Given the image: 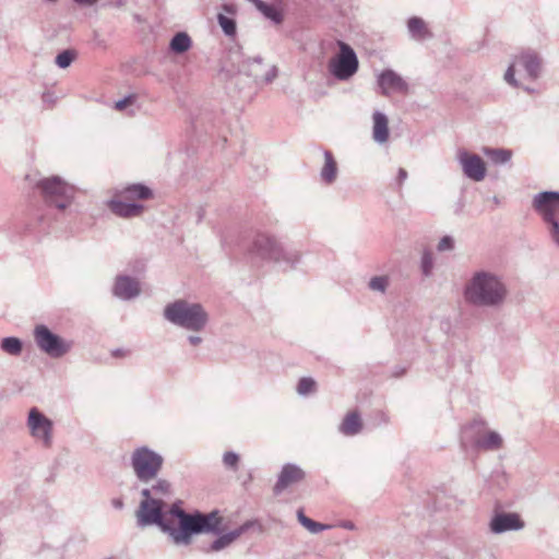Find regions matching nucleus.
I'll return each mask as SVG.
<instances>
[{"label":"nucleus","mask_w":559,"mask_h":559,"mask_svg":"<svg viewBox=\"0 0 559 559\" xmlns=\"http://www.w3.org/2000/svg\"><path fill=\"white\" fill-rule=\"evenodd\" d=\"M181 503L180 500H177L168 510L160 508L159 520L150 522V526L156 525L176 546H189L192 543V537L198 534H221L222 518L217 510L210 513L199 510L187 512L182 509Z\"/></svg>","instance_id":"nucleus-1"},{"label":"nucleus","mask_w":559,"mask_h":559,"mask_svg":"<svg viewBox=\"0 0 559 559\" xmlns=\"http://www.w3.org/2000/svg\"><path fill=\"white\" fill-rule=\"evenodd\" d=\"M35 191L41 198L45 209H37L29 222L25 223L23 233H46L51 218L68 209L74 199L75 188L60 176H50L39 179Z\"/></svg>","instance_id":"nucleus-2"},{"label":"nucleus","mask_w":559,"mask_h":559,"mask_svg":"<svg viewBox=\"0 0 559 559\" xmlns=\"http://www.w3.org/2000/svg\"><path fill=\"white\" fill-rule=\"evenodd\" d=\"M508 296V288L500 276L489 271L475 272L464 287L465 300L476 307L498 308Z\"/></svg>","instance_id":"nucleus-3"},{"label":"nucleus","mask_w":559,"mask_h":559,"mask_svg":"<svg viewBox=\"0 0 559 559\" xmlns=\"http://www.w3.org/2000/svg\"><path fill=\"white\" fill-rule=\"evenodd\" d=\"M151 486L141 490L142 500L135 512L136 524L140 527L150 526V522L159 520L160 508L167 507V499L174 496V488L169 480L155 478Z\"/></svg>","instance_id":"nucleus-4"},{"label":"nucleus","mask_w":559,"mask_h":559,"mask_svg":"<svg viewBox=\"0 0 559 559\" xmlns=\"http://www.w3.org/2000/svg\"><path fill=\"white\" fill-rule=\"evenodd\" d=\"M249 252L259 259L273 261L284 269H294L301 257L298 250L285 247L274 236L263 231L253 235Z\"/></svg>","instance_id":"nucleus-5"},{"label":"nucleus","mask_w":559,"mask_h":559,"mask_svg":"<svg viewBox=\"0 0 559 559\" xmlns=\"http://www.w3.org/2000/svg\"><path fill=\"white\" fill-rule=\"evenodd\" d=\"M164 318L171 324L192 332H201L209 323V313L199 302L177 299L164 308Z\"/></svg>","instance_id":"nucleus-6"},{"label":"nucleus","mask_w":559,"mask_h":559,"mask_svg":"<svg viewBox=\"0 0 559 559\" xmlns=\"http://www.w3.org/2000/svg\"><path fill=\"white\" fill-rule=\"evenodd\" d=\"M130 461L136 479L145 485L157 477L164 464V457L146 445L135 448Z\"/></svg>","instance_id":"nucleus-7"},{"label":"nucleus","mask_w":559,"mask_h":559,"mask_svg":"<svg viewBox=\"0 0 559 559\" xmlns=\"http://www.w3.org/2000/svg\"><path fill=\"white\" fill-rule=\"evenodd\" d=\"M338 52L329 61V72L340 81L353 78L359 68V61L355 50L346 43L338 40Z\"/></svg>","instance_id":"nucleus-8"},{"label":"nucleus","mask_w":559,"mask_h":559,"mask_svg":"<svg viewBox=\"0 0 559 559\" xmlns=\"http://www.w3.org/2000/svg\"><path fill=\"white\" fill-rule=\"evenodd\" d=\"M33 334L37 347L51 358H61L73 347L72 341L64 340L45 324L36 325Z\"/></svg>","instance_id":"nucleus-9"},{"label":"nucleus","mask_w":559,"mask_h":559,"mask_svg":"<svg viewBox=\"0 0 559 559\" xmlns=\"http://www.w3.org/2000/svg\"><path fill=\"white\" fill-rule=\"evenodd\" d=\"M485 428V423L483 420H474L468 426L464 428V436L476 431L477 436H473L471 439V444L474 448L486 450V451H495L499 450L502 447V438L496 431H487L480 435V429ZM462 443L465 445V437L462 439Z\"/></svg>","instance_id":"nucleus-10"},{"label":"nucleus","mask_w":559,"mask_h":559,"mask_svg":"<svg viewBox=\"0 0 559 559\" xmlns=\"http://www.w3.org/2000/svg\"><path fill=\"white\" fill-rule=\"evenodd\" d=\"M27 425L34 438L41 440L43 444L48 448L52 441V421L46 417L38 408L29 409Z\"/></svg>","instance_id":"nucleus-11"},{"label":"nucleus","mask_w":559,"mask_h":559,"mask_svg":"<svg viewBox=\"0 0 559 559\" xmlns=\"http://www.w3.org/2000/svg\"><path fill=\"white\" fill-rule=\"evenodd\" d=\"M532 206L543 221L559 218V191H542L535 194Z\"/></svg>","instance_id":"nucleus-12"},{"label":"nucleus","mask_w":559,"mask_h":559,"mask_svg":"<svg viewBox=\"0 0 559 559\" xmlns=\"http://www.w3.org/2000/svg\"><path fill=\"white\" fill-rule=\"evenodd\" d=\"M460 164L462 165L463 174L473 181H481L486 176V165L480 156L469 154L466 151L460 152Z\"/></svg>","instance_id":"nucleus-13"},{"label":"nucleus","mask_w":559,"mask_h":559,"mask_svg":"<svg viewBox=\"0 0 559 559\" xmlns=\"http://www.w3.org/2000/svg\"><path fill=\"white\" fill-rule=\"evenodd\" d=\"M524 521L518 513L497 512L490 520L489 527L495 534L509 531H520L524 527Z\"/></svg>","instance_id":"nucleus-14"},{"label":"nucleus","mask_w":559,"mask_h":559,"mask_svg":"<svg viewBox=\"0 0 559 559\" xmlns=\"http://www.w3.org/2000/svg\"><path fill=\"white\" fill-rule=\"evenodd\" d=\"M305 477V471L298 465L294 463L284 464L273 487L274 495L282 493L287 487L304 480Z\"/></svg>","instance_id":"nucleus-15"},{"label":"nucleus","mask_w":559,"mask_h":559,"mask_svg":"<svg viewBox=\"0 0 559 559\" xmlns=\"http://www.w3.org/2000/svg\"><path fill=\"white\" fill-rule=\"evenodd\" d=\"M377 81L383 96H389L392 92L406 93L408 91L406 81L391 69L383 70Z\"/></svg>","instance_id":"nucleus-16"},{"label":"nucleus","mask_w":559,"mask_h":559,"mask_svg":"<svg viewBox=\"0 0 559 559\" xmlns=\"http://www.w3.org/2000/svg\"><path fill=\"white\" fill-rule=\"evenodd\" d=\"M141 293L140 282L129 275H117L112 286V295L121 300H131Z\"/></svg>","instance_id":"nucleus-17"},{"label":"nucleus","mask_w":559,"mask_h":559,"mask_svg":"<svg viewBox=\"0 0 559 559\" xmlns=\"http://www.w3.org/2000/svg\"><path fill=\"white\" fill-rule=\"evenodd\" d=\"M516 64L521 66L527 73V76L535 81L539 78L542 71V60L539 56L531 50L523 51L514 57Z\"/></svg>","instance_id":"nucleus-18"},{"label":"nucleus","mask_w":559,"mask_h":559,"mask_svg":"<svg viewBox=\"0 0 559 559\" xmlns=\"http://www.w3.org/2000/svg\"><path fill=\"white\" fill-rule=\"evenodd\" d=\"M263 60L261 57L247 58L238 62L237 72L252 78L254 82H260L262 78Z\"/></svg>","instance_id":"nucleus-19"},{"label":"nucleus","mask_w":559,"mask_h":559,"mask_svg":"<svg viewBox=\"0 0 559 559\" xmlns=\"http://www.w3.org/2000/svg\"><path fill=\"white\" fill-rule=\"evenodd\" d=\"M252 522L248 521L241 524L239 527L218 536L211 545L210 551H219L225 547L229 546L234 540H236L239 536H241L245 532H247L251 526Z\"/></svg>","instance_id":"nucleus-20"},{"label":"nucleus","mask_w":559,"mask_h":559,"mask_svg":"<svg viewBox=\"0 0 559 559\" xmlns=\"http://www.w3.org/2000/svg\"><path fill=\"white\" fill-rule=\"evenodd\" d=\"M109 209L117 216L129 218L139 216L143 212L144 206L140 203L112 199L109 202Z\"/></svg>","instance_id":"nucleus-21"},{"label":"nucleus","mask_w":559,"mask_h":559,"mask_svg":"<svg viewBox=\"0 0 559 559\" xmlns=\"http://www.w3.org/2000/svg\"><path fill=\"white\" fill-rule=\"evenodd\" d=\"M372 120L373 140L380 144L386 142L390 135L388 117L383 112L377 110L372 115Z\"/></svg>","instance_id":"nucleus-22"},{"label":"nucleus","mask_w":559,"mask_h":559,"mask_svg":"<svg viewBox=\"0 0 559 559\" xmlns=\"http://www.w3.org/2000/svg\"><path fill=\"white\" fill-rule=\"evenodd\" d=\"M324 165L320 171L321 181L325 185H332L337 178V163L331 151H323Z\"/></svg>","instance_id":"nucleus-23"},{"label":"nucleus","mask_w":559,"mask_h":559,"mask_svg":"<svg viewBox=\"0 0 559 559\" xmlns=\"http://www.w3.org/2000/svg\"><path fill=\"white\" fill-rule=\"evenodd\" d=\"M407 29L409 36L415 40H425L432 36L431 32L428 29L425 21L418 16H412L407 21Z\"/></svg>","instance_id":"nucleus-24"},{"label":"nucleus","mask_w":559,"mask_h":559,"mask_svg":"<svg viewBox=\"0 0 559 559\" xmlns=\"http://www.w3.org/2000/svg\"><path fill=\"white\" fill-rule=\"evenodd\" d=\"M361 429V418L356 412L348 413L338 427V431L344 436H356Z\"/></svg>","instance_id":"nucleus-25"},{"label":"nucleus","mask_w":559,"mask_h":559,"mask_svg":"<svg viewBox=\"0 0 559 559\" xmlns=\"http://www.w3.org/2000/svg\"><path fill=\"white\" fill-rule=\"evenodd\" d=\"M120 193L126 199H129V200H134V199L147 200V199L152 198V195H153L152 189L143 183L128 185L120 191Z\"/></svg>","instance_id":"nucleus-26"},{"label":"nucleus","mask_w":559,"mask_h":559,"mask_svg":"<svg viewBox=\"0 0 559 559\" xmlns=\"http://www.w3.org/2000/svg\"><path fill=\"white\" fill-rule=\"evenodd\" d=\"M192 46V40L186 32L176 33L169 43V49L176 55L188 51Z\"/></svg>","instance_id":"nucleus-27"},{"label":"nucleus","mask_w":559,"mask_h":559,"mask_svg":"<svg viewBox=\"0 0 559 559\" xmlns=\"http://www.w3.org/2000/svg\"><path fill=\"white\" fill-rule=\"evenodd\" d=\"M255 8L263 14L265 19L270 20L276 25L281 24L284 20L283 12L275 8L273 4H269L261 0Z\"/></svg>","instance_id":"nucleus-28"},{"label":"nucleus","mask_w":559,"mask_h":559,"mask_svg":"<svg viewBox=\"0 0 559 559\" xmlns=\"http://www.w3.org/2000/svg\"><path fill=\"white\" fill-rule=\"evenodd\" d=\"M0 348L8 355L20 356L23 350V342L16 336H7L1 340Z\"/></svg>","instance_id":"nucleus-29"},{"label":"nucleus","mask_w":559,"mask_h":559,"mask_svg":"<svg viewBox=\"0 0 559 559\" xmlns=\"http://www.w3.org/2000/svg\"><path fill=\"white\" fill-rule=\"evenodd\" d=\"M297 519L299 523L312 534H318L326 528V525L316 522L310 518L306 516L301 509L297 511Z\"/></svg>","instance_id":"nucleus-30"},{"label":"nucleus","mask_w":559,"mask_h":559,"mask_svg":"<svg viewBox=\"0 0 559 559\" xmlns=\"http://www.w3.org/2000/svg\"><path fill=\"white\" fill-rule=\"evenodd\" d=\"M218 25L226 36L234 37L237 33L236 20L231 16H227L223 13L217 14Z\"/></svg>","instance_id":"nucleus-31"},{"label":"nucleus","mask_w":559,"mask_h":559,"mask_svg":"<svg viewBox=\"0 0 559 559\" xmlns=\"http://www.w3.org/2000/svg\"><path fill=\"white\" fill-rule=\"evenodd\" d=\"M486 154L495 164H506L512 157V152L507 148H489Z\"/></svg>","instance_id":"nucleus-32"},{"label":"nucleus","mask_w":559,"mask_h":559,"mask_svg":"<svg viewBox=\"0 0 559 559\" xmlns=\"http://www.w3.org/2000/svg\"><path fill=\"white\" fill-rule=\"evenodd\" d=\"M76 58V51L73 49H66L59 52L55 59L56 64L60 69H67Z\"/></svg>","instance_id":"nucleus-33"},{"label":"nucleus","mask_w":559,"mask_h":559,"mask_svg":"<svg viewBox=\"0 0 559 559\" xmlns=\"http://www.w3.org/2000/svg\"><path fill=\"white\" fill-rule=\"evenodd\" d=\"M316 390V381L312 378H301L297 384V392L299 395H308Z\"/></svg>","instance_id":"nucleus-34"},{"label":"nucleus","mask_w":559,"mask_h":559,"mask_svg":"<svg viewBox=\"0 0 559 559\" xmlns=\"http://www.w3.org/2000/svg\"><path fill=\"white\" fill-rule=\"evenodd\" d=\"M389 286V278L386 276H373L368 283V287L371 290L385 293Z\"/></svg>","instance_id":"nucleus-35"},{"label":"nucleus","mask_w":559,"mask_h":559,"mask_svg":"<svg viewBox=\"0 0 559 559\" xmlns=\"http://www.w3.org/2000/svg\"><path fill=\"white\" fill-rule=\"evenodd\" d=\"M543 222L548 225L551 240L559 247V218L544 219Z\"/></svg>","instance_id":"nucleus-36"},{"label":"nucleus","mask_w":559,"mask_h":559,"mask_svg":"<svg viewBox=\"0 0 559 559\" xmlns=\"http://www.w3.org/2000/svg\"><path fill=\"white\" fill-rule=\"evenodd\" d=\"M433 269V257L429 251H424L421 257V272L425 276H429Z\"/></svg>","instance_id":"nucleus-37"},{"label":"nucleus","mask_w":559,"mask_h":559,"mask_svg":"<svg viewBox=\"0 0 559 559\" xmlns=\"http://www.w3.org/2000/svg\"><path fill=\"white\" fill-rule=\"evenodd\" d=\"M223 463L227 468L237 471L239 464V455L236 452L227 451L223 455Z\"/></svg>","instance_id":"nucleus-38"},{"label":"nucleus","mask_w":559,"mask_h":559,"mask_svg":"<svg viewBox=\"0 0 559 559\" xmlns=\"http://www.w3.org/2000/svg\"><path fill=\"white\" fill-rule=\"evenodd\" d=\"M515 66L516 62L513 60V62L508 67L504 73V81L513 87H520V83L515 79Z\"/></svg>","instance_id":"nucleus-39"},{"label":"nucleus","mask_w":559,"mask_h":559,"mask_svg":"<svg viewBox=\"0 0 559 559\" xmlns=\"http://www.w3.org/2000/svg\"><path fill=\"white\" fill-rule=\"evenodd\" d=\"M135 102H136V96L133 94H130V95H127L126 97H123L122 99H119L118 102H116L115 108L117 110H123V109L128 108L129 106L133 105Z\"/></svg>","instance_id":"nucleus-40"},{"label":"nucleus","mask_w":559,"mask_h":559,"mask_svg":"<svg viewBox=\"0 0 559 559\" xmlns=\"http://www.w3.org/2000/svg\"><path fill=\"white\" fill-rule=\"evenodd\" d=\"M454 248V239L451 237V236H443L439 243H438V247L437 249L439 251H450Z\"/></svg>","instance_id":"nucleus-41"},{"label":"nucleus","mask_w":559,"mask_h":559,"mask_svg":"<svg viewBox=\"0 0 559 559\" xmlns=\"http://www.w3.org/2000/svg\"><path fill=\"white\" fill-rule=\"evenodd\" d=\"M277 76V68L275 66L271 67L264 75L260 79L264 83L269 84L273 82V80Z\"/></svg>","instance_id":"nucleus-42"},{"label":"nucleus","mask_w":559,"mask_h":559,"mask_svg":"<svg viewBox=\"0 0 559 559\" xmlns=\"http://www.w3.org/2000/svg\"><path fill=\"white\" fill-rule=\"evenodd\" d=\"M222 9L224 12L230 14V15H235L237 13V8L235 4L233 3H224L222 5Z\"/></svg>","instance_id":"nucleus-43"},{"label":"nucleus","mask_w":559,"mask_h":559,"mask_svg":"<svg viewBox=\"0 0 559 559\" xmlns=\"http://www.w3.org/2000/svg\"><path fill=\"white\" fill-rule=\"evenodd\" d=\"M112 508L116 510H122L124 508V502L122 498H112L110 501Z\"/></svg>","instance_id":"nucleus-44"},{"label":"nucleus","mask_w":559,"mask_h":559,"mask_svg":"<svg viewBox=\"0 0 559 559\" xmlns=\"http://www.w3.org/2000/svg\"><path fill=\"white\" fill-rule=\"evenodd\" d=\"M187 341H188L192 346H198V345H200V344L203 342L202 337H201V336H198V335H189V336L187 337Z\"/></svg>","instance_id":"nucleus-45"},{"label":"nucleus","mask_w":559,"mask_h":559,"mask_svg":"<svg viewBox=\"0 0 559 559\" xmlns=\"http://www.w3.org/2000/svg\"><path fill=\"white\" fill-rule=\"evenodd\" d=\"M76 4L90 8L96 4L97 0H73Z\"/></svg>","instance_id":"nucleus-46"},{"label":"nucleus","mask_w":559,"mask_h":559,"mask_svg":"<svg viewBox=\"0 0 559 559\" xmlns=\"http://www.w3.org/2000/svg\"><path fill=\"white\" fill-rule=\"evenodd\" d=\"M407 178V171L404 168H400L397 173V182L402 185Z\"/></svg>","instance_id":"nucleus-47"},{"label":"nucleus","mask_w":559,"mask_h":559,"mask_svg":"<svg viewBox=\"0 0 559 559\" xmlns=\"http://www.w3.org/2000/svg\"><path fill=\"white\" fill-rule=\"evenodd\" d=\"M43 100H44L45 103L52 102V95H51V94H49V93H44V94H43Z\"/></svg>","instance_id":"nucleus-48"},{"label":"nucleus","mask_w":559,"mask_h":559,"mask_svg":"<svg viewBox=\"0 0 559 559\" xmlns=\"http://www.w3.org/2000/svg\"><path fill=\"white\" fill-rule=\"evenodd\" d=\"M523 90H524L525 92H527L528 94H533V93H535V90H534V88H531V87H528V86H524V87H523Z\"/></svg>","instance_id":"nucleus-49"},{"label":"nucleus","mask_w":559,"mask_h":559,"mask_svg":"<svg viewBox=\"0 0 559 559\" xmlns=\"http://www.w3.org/2000/svg\"><path fill=\"white\" fill-rule=\"evenodd\" d=\"M248 1L251 2L254 7H257L261 0H248Z\"/></svg>","instance_id":"nucleus-50"},{"label":"nucleus","mask_w":559,"mask_h":559,"mask_svg":"<svg viewBox=\"0 0 559 559\" xmlns=\"http://www.w3.org/2000/svg\"><path fill=\"white\" fill-rule=\"evenodd\" d=\"M121 5H123V1H122V0H118V1L116 2V7H121Z\"/></svg>","instance_id":"nucleus-51"},{"label":"nucleus","mask_w":559,"mask_h":559,"mask_svg":"<svg viewBox=\"0 0 559 559\" xmlns=\"http://www.w3.org/2000/svg\"><path fill=\"white\" fill-rule=\"evenodd\" d=\"M47 2H50V3H56L57 0H46Z\"/></svg>","instance_id":"nucleus-52"},{"label":"nucleus","mask_w":559,"mask_h":559,"mask_svg":"<svg viewBox=\"0 0 559 559\" xmlns=\"http://www.w3.org/2000/svg\"><path fill=\"white\" fill-rule=\"evenodd\" d=\"M114 355H116V356H117V355H120V350H119V349H117V350L114 353Z\"/></svg>","instance_id":"nucleus-53"}]
</instances>
